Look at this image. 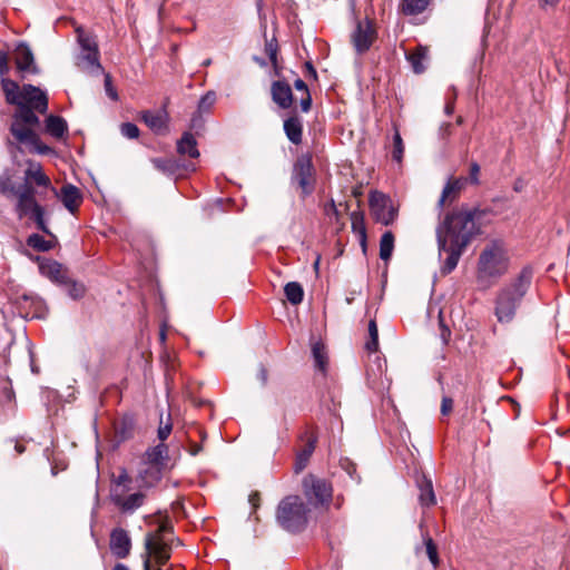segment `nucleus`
<instances>
[{
  "label": "nucleus",
  "mask_w": 570,
  "mask_h": 570,
  "mask_svg": "<svg viewBox=\"0 0 570 570\" xmlns=\"http://www.w3.org/2000/svg\"><path fill=\"white\" fill-rule=\"evenodd\" d=\"M487 214L485 209L462 206L449 213L439 224L436 227L439 254H448L441 267L442 274L446 275L455 269L472 238L480 234V224Z\"/></svg>",
  "instance_id": "1"
},
{
  "label": "nucleus",
  "mask_w": 570,
  "mask_h": 570,
  "mask_svg": "<svg viewBox=\"0 0 570 570\" xmlns=\"http://www.w3.org/2000/svg\"><path fill=\"white\" fill-rule=\"evenodd\" d=\"M28 167L24 171V183L17 188H11L14 196L17 197L16 210L19 217L30 216L37 224V227L46 234L50 235V232L45 222V209L38 204L35 197V188L31 183L38 186L49 187L50 179L43 173L42 167L39 163L29 160Z\"/></svg>",
  "instance_id": "2"
},
{
  "label": "nucleus",
  "mask_w": 570,
  "mask_h": 570,
  "mask_svg": "<svg viewBox=\"0 0 570 570\" xmlns=\"http://www.w3.org/2000/svg\"><path fill=\"white\" fill-rule=\"evenodd\" d=\"M28 167L24 171V183L17 188H11L14 196L17 197L16 210L19 217L30 216L37 224V227L46 234L50 235V232L45 222V209L38 204L35 197V188L31 183L38 186L49 187L50 179L43 173L42 167L39 163L29 160Z\"/></svg>",
  "instance_id": "3"
},
{
  "label": "nucleus",
  "mask_w": 570,
  "mask_h": 570,
  "mask_svg": "<svg viewBox=\"0 0 570 570\" xmlns=\"http://www.w3.org/2000/svg\"><path fill=\"white\" fill-rule=\"evenodd\" d=\"M532 278V267L524 266L510 283L499 291L494 307V315L499 323L507 324L513 321L517 309L531 286Z\"/></svg>",
  "instance_id": "4"
},
{
  "label": "nucleus",
  "mask_w": 570,
  "mask_h": 570,
  "mask_svg": "<svg viewBox=\"0 0 570 570\" xmlns=\"http://www.w3.org/2000/svg\"><path fill=\"white\" fill-rule=\"evenodd\" d=\"M510 265L508 249L502 240H491L482 249L478 259V279L492 283L503 276Z\"/></svg>",
  "instance_id": "5"
},
{
  "label": "nucleus",
  "mask_w": 570,
  "mask_h": 570,
  "mask_svg": "<svg viewBox=\"0 0 570 570\" xmlns=\"http://www.w3.org/2000/svg\"><path fill=\"white\" fill-rule=\"evenodd\" d=\"M174 542V533L168 523H161L155 531L147 533L145 537V549L147 553L144 562L145 570H150L151 557L157 564H165L170 559Z\"/></svg>",
  "instance_id": "6"
},
{
  "label": "nucleus",
  "mask_w": 570,
  "mask_h": 570,
  "mask_svg": "<svg viewBox=\"0 0 570 570\" xmlns=\"http://www.w3.org/2000/svg\"><path fill=\"white\" fill-rule=\"evenodd\" d=\"M306 513L307 510L302 499L297 495H289L279 503L277 520L285 530L295 532L305 527Z\"/></svg>",
  "instance_id": "7"
},
{
  "label": "nucleus",
  "mask_w": 570,
  "mask_h": 570,
  "mask_svg": "<svg viewBox=\"0 0 570 570\" xmlns=\"http://www.w3.org/2000/svg\"><path fill=\"white\" fill-rule=\"evenodd\" d=\"M39 124V117L29 108L21 106L13 115L10 131L19 144L28 146L36 141L38 135L35 129Z\"/></svg>",
  "instance_id": "8"
},
{
  "label": "nucleus",
  "mask_w": 570,
  "mask_h": 570,
  "mask_svg": "<svg viewBox=\"0 0 570 570\" xmlns=\"http://www.w3.org/2000/svg\"><path fill=\"white\" fill-rule=\"evenodd\" d=\"M370 208L375 220L385 226L392 224L396 217L391 199L380 191L371 193Z\"/></svg>",
  "instance_id": "9"
},
{
  "label": "nucleus",
  "mask_w": 570,
  "mask_h": 570,
  "mask_svg": "<svg viewBox=\"0 0 570 570\" xmlns=\"http://www.w3.org/2000/svg\"><path fill=\"white\" fill-rule=\"evenodd\" d=\"M304 494L313 504L327 503L332 498V487L322 479L309 474L303 480Z\"/></svg>",
  "instance_id": "10"
},
{
  "label": "nucleus",
  "mask_w": 570,
  "mask_h": 570,
  "mask_svg": "<svg viewBox=\"0 0 570 570\" xmlns=\"http://www.w3.org/2000/svg\"><path fill=\"white\" fill-rule=\"evenodd\" d=\"M126 489L117 488L111 490L110 498L116 507L125 513H131L140 508L145 502V494L141 491L127 494Z\"/></svg>",
  "instance_id": "11"
},
{
  "label": "nucleus",
  "mask_w": 570,
  "mask_h": 570,
  "mask_svg": "<svg viewBox=\"0 0 570 570\" xmlns=\"http://www.w3.org/2000/svg\"><path fill=\"white\" fill-rule=\"evenodd\" d=\"M22 106L30 110L45 114L48 110V98L45 91L32 85L22 87L21 96Z\"/></svg>",
  "instance_id": "12"
},
{
  "label": "nucleus",
  "mask_w": 570,
  "mask_h": 570,
  "mask_svg": "<svg viewBox=\"0 0 570 570\" xmlns=\"http://www.w3.org/2000/svg\"><path fill=\"white\" fill-rule=\"evenodd\" d=\"M141 119L156 135H166L169 131V116L165 109L158 111L145 110Z\"/></svg>",
  "instance_id": "13"
},
{
  "label": "nucleus",
  "mask_w": 570,
  "mask_h": 570,
  "mask_svg": "<svg viewBox=\"0 0 570 570\" xmlns=\"http://www.w3.org/2000/svg\"><path fill=\"white\" fill-rule=\"evenodd\" d=\"M110 551L119 559L126 558L130 553L131 540L128 532L121 528H116L110 533Z\"/></svg>",
  "instance_id": "14"
},
{
  "label": "nucleus",
  "mask_w": 570,
  "mask_h": 570,
  "mask_svg": "<svg viewBox=\"0 0 570 570\" xmlns=\"http://www.w3.org/2000/svg\"><path fill=\"white\" fill-rule=\"evenodd\" d=\"M294 177L302 189L304 196L308 195L313 190V176L312 165L308 159L299 160L294 169Z\"/></svg>",
  "instance_id": "15"
},
{
  "label": "nucleus",
  "mask_w": 570,
  "mask_h": 570,
  "mask_svg": "<svg viewBox=\"0 0 570 570\" xmlns=\"http://www.w3.org/2000/svg\"><path fill=\"white\" fill-rule=\"evenodd\" d=\"M374 40V31L371 24L365 22H358L355 31L352 35V41L355 49L358 52L366 51Z\"/></svg>",
  "instance_id": "16"
},
{
  "label": "nucleus",
  "mask_w": 570,
  "mask_h": 570,
  "mask_svg": "<svg viewBox=\"0 0 570 570\" xmlns=\"http://www.w3.org/2000/svg\"><path fill=\"white\" fill-rule=\"evenodd\" d=\"M273 101L283 109H287L293 104V94L288 83L285 81H275L272 85Z\"/></svg>",
  "instance_id": "17"
},
{
  "label": "nucleus",
  "mask_w": 570,
  "mask_h": 570,
  "mask_svg": "<svg viewBox=\"0 0 570 570\" xmlns=\"http://www.w3.org/2000/svg\"><path fill=\"white\" fill-rule=\"evenodd\" d=\"M14 60L17 68L21 71L36 72L37 68L35 66L33 55L30 48L20 43L14 51Z\"/></svg>",
  "instance_id": "18"
},
{
  "label": "nucleus",
  "mask_w": 570,
  "mask_h": 570,
  "mask_svg": "<svg viewBox=\"0 0 570 570\" xmlns=\"http://www.w3.org/2000/svg\"><path fill=\"white\" fill-rule=\"evenodd\" d=\"M39 268L41 274L52 282L59 284L67 283V272L60 263L56 261H47L41 263Z\"/></svg>",
  "instance_id": "19"
},
{
  "label": "nucleus",
  "mask_w": 570,
  "mask_h": 570,
  "mask_svg": "<svg viewBox=\"0 0 570 570\" xmlns=\"http://www.w3.org/2000/svg\"><path fill=\"white\" fill-rule=\"evenodd\" d=\"M76 63L81 70L87 72L94 73L101 70L99 51H80Z\"/></svg>",
  "instance_id": "20"
},
{
  "label": "nucleus",
  "mask_w": 570,
  "mask_h": 570,
  "mask_svg": "<svg viewBox=\"0 0 570 570\" xmlns=\"http://www.w3.org/2000/svg\"><path fill=\"white\" fill-rule=\"evenodd\" d=\"M464 183L465 181L461 178L449 179V181L445 184L442 190L439 205L442 207L445 204H451L452 202H454L459 196V193L463 188Z\"/></svg>",
  "instance_id": "21"
},
{
  "label": "nucleus",
  "mask_w": 570,
  "mask_h": 570,
  "mask_svg": "<svg viewBox=\"0 0 570 570\" xmlns=\"http://www.w3.org/2000/svg\"><path fill=\"white\" fill-rule=\"evenodd\" d=\"M61 202L65 207L73 213L81 203L80 190L73 185H66L61 188Z\"/></svg>",
  "instance_id": "22"
},
{
  "label": "nucleus",
  "mask_w": 570,
  "mask_h": 570,
  "mask_svg": "<svg viewBox=\"0 0 570 570\" xmlns=\"http://www.w3.org/2000/svg\"><path fill=\"white\" fill-rule=\"evenodd\" d=\"M2 90L6 95V99L9 104L18 105L19 108L22 106L21 96L22 89L19 88L18 83L11 79L4 78L2 76L1 79Z\"/></svg>",
  "instance_id": "23"
},
{
  "label": "nucleus",
  "mask_w": 570,
  "mask_h": 570,
  "mask_svg": "<svg viewBox=\"0 0 570 570\" xmlns=\"http://www.w3.org/2000/svg\"><path fill=\"white\" fill-rule=\"evenodd\" d=\"M312 356L314 360L315 368L321 373L326 374L328 365V354L325 345L322 342H315L312 345Z\"/></svg>",
  "instance_id": "24"
},
{
  "label": "nucleus",
  "mask_w": 570,
  "mask_h": 570,
  "mask_svg": "<svg viewBox=\"0 0 570 570\" xmlns=\"http://www.w3.org/2000/svg\"><path fill=\"white\" fill-rule=\"evenodd\" d=\"M284 130L288 140L295 145L301 144L303 125L298 117H289L284 121Z\"/></svg>",
  "instance_id": "25"
},
{
  "label": "nucleus",
  "mask_w": 570,
  "mask_h": 570,
  "mask_svg": "<svg viewBox=\"0 0 570 570\" xmlns=\"http://www.w3.org/2000/svg\"><path fill=\"white\" fill-rule=\"evenodd\" d=\"M429 50L426 47L419 46L413 52L406 56L415 73H422L425 70Z\"/></svg>",
  "instance_id": "26"
},
{
  "label": "nucleus",
  "mask_w": 570,
  "mask_h": 570,
  "mask_svg": "<svg viewBox=\"0 0 570 570\" xmlns=\"http://www.w3.org/2000/svg\"><path fill=\"white\" fill-rule=\"evenodd\" d=\"M314 450L315 441L311 440L304 445V448L301 451L297 452L294 463L295 473H301L307 466Z\"/></svg>",
  "instance_id": "27"
},
{
  "label": "nucleus",
  "mask_w": 570,
  "mask_h": 570,
  "mask_svg": "<svg viewBox=\"0 0 570 570\" xmlns=\"http://www.w3.org/2000/svg\"><path fill=\"white\" fill-rule=\"evenodd\" d=\"M177 151L180 155H187L191 158H197L199 156L197 142L193 135H190L189 132L183 135L180 140H178L177 142Z\"/></svg>",
  "instance_id": "28"
},
{
  "label": "nucleus",
  "mask_w": 570,
  "mask_h": 570,
  "mask_svg": "<svg viewBox=\"0 0 570 570\" xmlns=\"http://www.w3.org/2000/svg\"><path fill=\"white\" fill-rule=\"evenodd\" d=\"M46 130L55 138H61L67 131V122L59 116L50 115L46 119Z\"/></svg>",
  "instance_id": "29"
},
{
  "label": "nucleus",
  "mask_w": 570,
  "mask_h": 570,
  "mask_svg": "<svg viewBox=\"0 0 570 570\" xmlns=\"http://www.w3.org/2000/svg\"><path fill=\"white\" fill-rule=\"evenodd\" d=\"M77 41L80 47V51H99L98 45L95 37L87 32L81 26L76 28Z\"/></svg>",
  "instance_id": "30"
},
{
  "label": "nucleus",
  "mask_w": 570,
  "mask_h": 570,
  "mask_svg": "<svg viewBox=\"0 0 570 570\" xmlns=\"http://www.w3.org/2000/svg\"><path fill=\"white\" fill-rule=\"evenodd\" d=\"M150 163L158 171L163 173L164 175H174L179 168L178 163L175 159L168 157L153 158Z\"/></svg>",
  "instance_id": "31"
},
{
  "label": "nucleus",
  "mask_w": 570,
  "mask_h": 570,
  "mask_svg": "<svg viewBox=\"0 0 570 570\" xmlns=\"http://www.w3.org/2000/svg\"><path fill=\"white\" fill-rule=\"evenodd\" d=\"M287 301L293 305H298L304 298V289L297 282H289L284 287Z\"/></svg>",
  "instance_id": "32"
},
{
  "label": "nucleus",
  "mask_w": 570,
  "mask_h": 570,
  "mask_svg": "<svg viewBox=\"0 0 570 570\" xmlns=\"http://www.w3.org/2000/svg\"><path fill=\"white\" fill-rule=\"evenodd\" d=\"M168 455V448L166 444L160 443L154 448H150L146 452V459L151 464H163Z\"/></svg>",
  "instance_id": "33"
},
{
  "label": "nucleus",
  "mask_w": 570,
  "mask_h": 570,
  "mask_svg": "<svg viewBox=\"0 0 570 570\" xmlns=\"http://www.w3.org/2000/svg\"><path fill=\"white\" fill-rule=\"evenodd\" d=\"M429 3L430 0H402V12L406 16H416L422 13Z\"/></svg>",
  "instance_id": "34"
},
{
  "label": "nucleus",
  "mask_w": 570,
  "mask_h": 570,
  "mask_svg": "<svg viewBox=\"0 0 570 570\" xmlns=\"http://www.w3.org/2000/svg\"><path fill=\"white\" fill-rule=\"evenodd\" d=\"M394 249V235L387 230L381 236L380 240V258L387 262Z\"/></svg>",
  "instance_id": "35"
},
{
  "label": "nucleus",
  "mask_w": 570,
  "mask_h": 570,
  "mask_svg": "<svg viewBox=\"0 0 570 570\" xmlns=\"http://www.w3.org/2000/svg\"><path fill=\"white\" fill-rule=\"evenodd\" d=\"M28 246L39 252H48L55 246L53 239H46L39 234H31L27 239Z\"/></svg>",
  "instance_id": "36"
},
{
  "label": "nucleus",
  "mask_w": 570,
  "mask_h": 570,
  "mask_svg": "<svg viewBox=\"0 0 570 570\" xmlns=\"http://www.w3.org/2000/svg\"><path fill=\"white\" fill-rule=\"evenodd\" d=\"M419 499H420V502H421L422 505L430 507V505L435 504V495H434V492H433V487H432L431 481L423 480L420 483V497H419Z\"/></svg>",
  "instance_id": "37"
},
{
  "label": "nucleus",
  "mask_w": 570,
  "mask_h": 570,
  "mask_svg": "<svg viewBox=\"0 0 570 570\" xmlns=\"http://www.w3.org/2000/svg\"><path fill=\"white\" fill-rule=\"evenodd\" d=\"M368 335L370 340L366 342V350L368 352H376L379 348V331L375 321L368 323Z\"/></svg>",
  "instance_id": "38"
},
{
  "label": "nucleus",
  "mask_w": 570,
  "mask_h": 570,
  "mask_svg": "<svg viewBox=\"0 0 570 570\" xmlns=\"http://www.w3.org/2000/svg\"><path fill=\"white\" fill-rule=\"evenodd\" d=\"M62 285L67 287L68 295L73 299L81 298L86 293V287L81 283L69 281L67 278V283H62Z\"/></svg>",
  "instance_id": "39"
},
{
  "label": "nucleus",
  "mask_w": 570,
  "mask_h": 570,
  "mask_svg": "<svg viewBox=\"0 0 570 570\" xmlns=\"http://www.w3.org/2000/svg\"><path fill=\"white\" fill-rule=\"evenodd\" d=\"M393 153L392 157L395 161L401 163L404 154V144L397 129H395L393 136Z\"/></svg>",
  "instance_id": "40"
},
{
  "label": "nucleus",
  "mask_w": 570,
  "mask_h": 570,
  "mask_svg": "<svg viewBox=\"0 0 570 570\" xmlns=\"http://www.w3.org/2000/svg\"><path fill=\"white\" fill-rule=\"evenodd\" d=\"M215 102H216L215 92L208 91L206 95H204L200 98V100L198 102V111L200 114L209 111L213 108V106L215 105Z\"/></svg>",
  "instance_id": "41"
},
{
  "label": "nucleus",
  "mask_w": 570,
  "mask_h": 570,
  "mask_svg": "<svg viewBox=\"0 0 570 570\" xmlns=\"http://www.w3.org/2000/svg\"><path fill=\"white\" fill-rule=\"evenodd\" d=\"M130 478L126 470H121L118 476L114 480L111 490H116L117 488L126 489V491H129L130 488Z\"/></svg>",
  "instance_id": "42"
},
{
  "label": "nucleus",
  "mask_w": 570,
  "mask_h": 570,
  "mask_svg": "<svg viewBox=\"0 0 570 570\" xmlns=\"http://www.w3.org/2000/svg\"><path fill=\"white\" fill-rule=\"evenodd\" d=\"M120 132L128 139H136L139 137V128L132 122H124L120 126Z\"/></svg>",
  "instance_id": "43"
},
{
  "label": "nucleus",
  "mask_w": 570,
  "mask_h": 570,
  "mask_svg": "<svg viewBox=\"0 0 570 570\" xmlns=\"http://www.w3.org/2000/svg\"><path fill=\"white\" fill-rule=\"evenodd\" d=\"M425 550H426V554H428L430 561L432 562V564L434 567H436L439 563L438 549L431 538H428L425 540Z\"/></svg>",
  "instance_id": "44"
},
{
  "label": "nucleus",
  "mask_w": 570,
  "mask_h": 570,
  "mask_svg": "<svg viewBox=\"0 0 570 570\" xmlns=\"http://www.w3.org/2000/svg\"><path fill=\"white\" fill-rule=\"evenodd\" d=\"M351 218H352L353 229L355 232H360V234L363 237V242H364L365 240V227H364V223H363V217L358 213L353 212L351 215Z\"/></svg>",
  "instance_id": "45"
},
{
  "label": "nucleus",
  "mask_w": 570,
  "mask_h": 570,
  "mask_svg": "<svg viewBox=\"0 0 570 570\" xmlns=\"http://www.w3.org/2000/svg\"><path fill=\"white\" fill-rule=\"evenodd\" d=\"M277 50H278V48H277V43H276L275 39L266 41L265 52L274 66H276V61H277Z\"/></svg>",
  "instance_id": "46"
},
{
  "label": "nucleus",
  "mask_w": 570,
  "mask_h": 570,
  "mask_svg": "<svg viewBox=\"0 0 570 570\" xmlns=\"http://www.w3.org/2000/svg\"><path fill=\"white\" fill-rule=\"evenodd\" d=\"M28 147L30 148V151H33V153H37L40 155H47L52 151V149L49 146H47L40 141L38 136L36 137V141L30 142L28 145Z\"/></svg>",
  "instance_id": "47"
},
{
  "label": "nucleus",
  "mask_w": 570,
  "mask_h": 570,
  "mask_svg": "<svg viewBox=\"0 0 570 570\" xmlns=\"http://www.w3.org/2000/svg\"><path fill=\"white\" fill-rule=\"evenodd\" d=\"M11 188L16 187L11 185L10 177L8 175H0V191L14 195Z\"/></svg>",
  "instance_id": "48"
},
{
  "label": "nucleus",
  "mask_w": 570,
  "mask_h": 570,
  "mask_svg": "<svg viewBox=\"0 0 570 570\" xmlns=\"http://www.w3.org/2000/svg\"><path fill=\"white\" fill-rule=\"evenodd\" d=\"M453 409V400L451 397L444 396L441 403V413L443 415H448Z\"/></svg>",
  "instance_id": "49"
},
{
  "label": "nucleus",
  "mask_w": 570,
  "mask_h": 570,
  "mask_svg": "<svg viewBox=\"0 0 570 570\" xmlns=\"http://www.w3.org/2000/svg\"><path fill=\"white\" fill-rule=\"evenodd\" d=\"M480 166L476 163H472L470 166V180L472 184H479Z\"/></svg>",
  "instance_id": "50"
},
{
  "label": "nucleus",
  "mask_w": 570,
  "mask_h": 570,
  "mask_svg": "<svg viewBox=\"0 0 570 570\" xmlns=\"http://www.w3.org/2000/svg\"><path fill=\"white\" fill-rule=\"evenodd\" d=\"M170 432H171V425L170 424L160 425L159 429H158V438H159V440L160 441H165L170 435Z\"/></svg>",
  "instance_id": "51"
},
{
  "label": "nucleus",
  "mask_w": 570,
  "mask_h": 570,
  "mask_svg": "<svg viewBox=\"0 0 570 570\" xmlns=\"http://www.w3.org/2000/svg\"><path fill=\"white\" fill-rule=\"evenodd\" d=\"M311 105H312L311 94L306 92V95H303L301 98L302 111L307 112L311 109Z\"/></svg>",
  "instance_id": "52"
},
{
  "label": "nucleus",
  "mask_w": 570,
  "mask_h": 570,
  "mask_svg": "<svg viewBox=\"0 0 570 570\" xmlns=\"http://www.w3.org/2000/svg\"><path fill=\"white\" fill-rule=\"evenodd\" d=\"M9 71L8 57L4 52H0V75L4 76Z\"/></svg>",
  "instance_id": "53"
},
{
  "label": "nucleus",
  "mask_w": 570,
  "mask_h": 570,
  "mask_svg": "<svg viewBox=\"0 0 570 570\" xmlns=\"http://www.w3.org/2000/svg\"><path fill=\"white\" fill-rule=\"evenodd\" d=\"M294 87L296 88V90L302 91L303 95H306V92H309L307 85L302 79L295 80Z\"/></svg>",
  "instance_id": "54"
},
{
  "label": "nucleus",
  "mask_w": 570,
  "mask_h": 570,
  "mask_svg": "<svg viewBox=\"0 0 570 570\" xmlns=\"http://www.w3.org/2000/svg\"><path fill=\"white\" fill-rule=\"evenodd\" d=\"M440 134L442 138H446L451 134V124L444 122L440 127Z\"/></svg>",
  "instance_id": "55"
},
{
  "label": "nucleus",
  "mask_w": 570,
  "mask_h": 570,
  "mask_svg": "<svg viewBox=\"0 0 570 570\" xmlns=\"http://www.w3.org/2000/svg\"><path fill=\"white\" fill-rule=\"evenodd\" d=\"M106 87H107V92H108L109 97L114 100H117V98H118L117 92L112 88H110L109 76L106 77Z\"/></svg>",
  "instance_id": "56"
},
{
  "label": "nucleus",
  "mask_w": 570,
  "mask_h": 570,
  "mask_svg": "<svg viewBox=\"0 0 570 570\" xmlns=\"http://www.w3.org/2000/svg\"><path fill=\"white\" fill-rule=\"evenodd\" d=\"M258 379L259 381L262 382V384H266L267 382V371L261 366L259 371H258Z\"/></svg>",
  "instance_id": "57"
},
{
  "label": "nucleus",
  "mask_w": 570,
  "mask_h": 570,
  "mask_svg": "<svg viewBox=\"0 0 570 570\" xmlns=\"http://www.w3.org/2000/svg\"><path fill=\"white\" fill-rule=\"evenodd\" d=\"M539 2L540 7L546 8L556 6L559 2V0H539Z\"/></svg>",
  "instance_id": "58"
},
{
  "label": "nucleus",
  "mask_w": 570,
  "mask_h": 570,
  "mask_svg": "<svg viewBox=\"0 0 570 570\" xmlns=\"http://www.w3.org/2000/svg\"><path fill=\"white\" fill-rule=\"evenodd\" d=\"M441 327H442V333H441L442 338H443V341H444V342H448V340H449V337H450V335H451V332H450V330H449L446 326H444L442 323H441Z\"/></svg>",
  "instance_id": "59"
},
{
  "label": "nucleus",
  "mask_w": 570,
  "mask_h": 570,
  "mask_svg": "<svg viewBox=\"0 0 570 570\" xmlns=\"http://www.w3.org/2000/svg\"><path fill=\"white\" fill-rule=\"evenodd\" d=\"M444 111L448 116L452 115L454 111V102L450 101L445 105Z\"/></svg>",
  "instance_id": "60"
},
{
  "label": "nucleus",
  "mask_w": 570,
  "mask_h": 570,
  "mask_svg": "<svg viewBox=\"0 0 570 570\" xmlns=\"http://www.w3.org/2000/svg\"><path fill=\"white\" fill-rule=\"evenodd\" d=\"M306 68H307V71L314 77L316 78V70L314 69V67L312 66L311 62H306Z\"/></svg>",
  "instance_id": "61"
},
{
  "label": "nucleus",
  "mask_w": 570,
  "mask_h": 570,
  "mask_svg": "<svg viewBox=\"0 0 570 570\" xmlns=\"http://www.w3.org/2000/svg\"><path fill=\"white\" fill-rule=\"evenodd\" d=\"M114 570H129L128 567H126L122 563H117L114 568Z\"/></svg>",
  "instance_id": "62"
},
{
  "label": "nucleus",
  "mask_w": 570,
  "mask_h": 570,
  "mask_svg": "<svg viewBox=\"0 0 570 570\" xmlns=\"http://www.w3.org/2000/svg\"><path fill=\"white\" fill-rule=\"evenodd\" d=\"M200 450H202V448H200L199 445H196L195 448H193V450H191V454H193V455H196V454H198V453H199V451H200Z\"/></svg>",
  "instance_id": "63"
},
{
  "label": "nucleus",
  "mask_w": 570,
  "mask_h": 570,
  "mask_svg": "<svg viewBox=\"0 0 570 570\" xmlns=\"http://www.w3.org/2000/svg\"><path fill=\"white\" fill-rule=\"evenodd\" d=\"M320 256L316 258V261L314 262V269L317 272L318 271V266H320Z\"/></svg>",
  "instance_id": "64"
}]
</instances>
